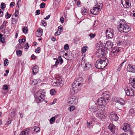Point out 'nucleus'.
<instances>
[{
    "instance_id": "1",
    "label": "nucleus",
    "mask_w": 135,
    "mask_h": 135,
    "mask_svg": "<svg viewBox=\"0 0 135 135\" xmlns=\"http://www.w3.org/2000/svg\"><path fill=\"white\" fill-rule=\"evenodd\" d=\"M118 31L120 32L127 33L130 31L131 27L124 20H120L118 26Z\"/></svg>"
},
{
    "instance_id": "2",
    "label": "nucleus",
    "mask_w": 135,
    "mask_h": 135,
    "mask_svg": "<svg viewBox=\"0 0 135 135\" xmlns=\"http://www.w3.org/2000/svg\"><path fill=\"white\" fill-rule=\"evenodd\" d=\"M83 81V80L82 78L79 77L74 81L72 84L73 87L71 90L72 93L74 94L78 92L79 87L81 85L82 86Z\"/></svg>"
},
{
    "instance_id": "3",
    "label": "nucleus",
    "mask_w": 135,
    "mask_h": 135,
    "mask_svg": "<svg viewBox=\"0 0 135 135\" xmlns=\"http://www.w3.org/2000/svg\"><path fill=\"white\" fill-rule=\"evenodd\" d=\"M108 63L107 58L105 57L101 58L97 61L95 66L98 69H103L104 68Z\"/></svg>"
},
{
    "instance_id": "4",
    "label": "nucleus",
    "mask_w": 135,
    "mask_h": 135,
    "mask_svg": "<svg viewBox=\"0 0 135 135\" xmlns=\"http://www.w3.org/2000/svg\"><path fill=\"white\" fill-rule=\"evenodd\" d=\"M45 93L41 90H39L36 92L35 97V99L37 103H41L45 99Z\"/></svg>"
},
{
    "instance_id": "5",
    "label": "nucleus",
    "mask_w": 135,
    "mask_h": 135,
    "mask_svg": "<svg viewBox=\"0 0 135 135\" xmlns=\"http://www.w3.org/2000/svg\"><path fill=\"white\" fill-rule=\"evenodd\" d=\"M96 117L99 119L102 120L105 119L107 117V115L104 112L102 111V109H99L97 112L96 114Z\"/></svg>"
},
{
    "instance_id": "6",
    "label": "nucleus",
    "mask_w": 135,
    "mask_h": 135,
    "mask_svg": "<svg viewBox=\"0 0 135 135\" xmlns=\"http://www.w3.org/2000/svg\"><path fill=\"white\" fill-rule=\"evenodd\" d=\"M98 105L100 106L103 107V108L104 107L105 105H106L107 101L103 97H100L99 98L97 101Z\"/></svg>"
},
{
    "instance_id": "7",
    "label": "nucleus",
    "mask_w": 135,
    "mask_h": 135,
    "mask_svg": "<svg viewBox=\"0 0 135 135\" xmlns=\"http://www.w3.org/2000/svg\"><path fill=\"white\" fill-rule=\"evenodd\" d=\"M121 49L122 48L120 47H115L113 48L111 52L110 55L112 57L116 56Z\"/></svg>"
},
{
    "instance_id": "8",
    "label": "nucleus",
    "mask_w": 135,
    "mask_h": 135,
    "mask_svg": "<svg viewBox=\"0 0 135 135\" xmlns=\"http://www.w3.org/2000/svg\"><path fill=\"white\" fill-rule=\"evenodd\" d=\"M78 99L75 97L69 98L68 99V103L69 105L71 104L75 105L78 102Z\"/></svg>"
},
{
    "instance_id": "9",
    "label": "nucleus",
    "mask_w": 135,
    "mask_h": 135,
    "mask_svg": "<svg viewBox=\"0 0 135 135\" xmlns=\"http://www.w3.org/2000/svg\"><path fill=\"white\" fill-rule=\"evenodd\" d=\"M106 35L108 39H111L112 38L114 35L113 31V29L110 28L106 30Z\"/></svg>"
},
{
    "instance_id": "10",
    "label": "nucleus",
    "mask_w": 135,
    "mask_h": 135,
    "mask_svg": "<svg viewBox=\"0 0 135 135\" xmlns=\"http://www.w3.org/2000/svg\"><path fill=\"white\" fill-rule=\"evenodd\" d=\"M60 76V74H58L56 76V81L55 82V83L57 85H60L61 86L60 84H62L64 83L63 78Z\"/></svg>"
},
{
    "instance_id": "11",
    "label": "nucleus",
    "mask_w": 135,
    "mask_h": 135,
    "mask_svg": "<svg viewBox=\"0 0 135 135\" xmlns=\"http://www.w3.org/2000/svg\"><path fill=\"white\" fill-rule=\"evenodd\" d=\"M126 94L130 96H133L134 95V92L133 90L130 88H125L124 89Z\"/></svg>"
},
{
    "instance_id": "12",
    "label": "nucleus",
    "mask_w": 135,
    "mask_h": 135,
    "mask_svg": "<svg viewBox=\"0 0 135 135\" xmlns=\"http://www.w3.org/2000/svg\"><path fill=\"white\" fill-rule=\"evenodd\" d=\"M130 0H122L121 3L125 8H128L130 6Z\"/></svg>"
},
{
    "instance_id": "13",
    "label": "nucleus",
    "mask_w": 135,
    "mask_h": 135,
    "mask_svg": "<svg viewBox=\"0 0 135 135\" xmlns=\"http://www.w3.org/2000/svg\"><path fill=\"white\" fill-rule=\"evenodd\" d=\"M96 46L98 49L100 50L98 52H101V54L99 55V57H100L101 56H103V55L104 54V52L103 51H102V50H101L102 48V44H101V43L100 42H98L96 44Z\"/></svg>"
},
{
    "instance_id": "14",
    "label": "nucleus",
    "mask_w": 135,
    "mask_h": 135,
    "mask_svg": "<svg viewBox=\"0 0 135 135\" xmlns=\"http://www.w3.org/2000/svg\"><path fill=\"white\" fill-rule=\"evenodd\" d=\"M127 70L129 72L135 73V66L132 65H128L127 67Z\"/></svg>"
},
{
    "instance_id": "15",
    "label": "nucleus",
    "mask_w": 135,
    "mask_h": 135,
    "mask_svg": "<svg viewBox=\"0 0 135 135\" xmlns=\"http://www.w3.org/2000/svg\"><path fill=\"white\" fill-rule=\"evenodd\" d=\"M110 119L113 121H117L118 119L117 115L113 112H112L109 116Z\"/></svg>"
},
{
    "instance_id": "16",
    "label": "nucleus",
    "mask_w": 135,
    "mask_h": 135,
    "mask_svg": "<svg viewBox=\"0 0 135 135\" xmlns=\"http://www.w3.org/2000/svg\"><path fill=\"white\" fill-rule=\"evenodd\" d=\"M122 128V129L125 132H127L129 131H130V127L129 124L127 123L124 124Z\"/></svg>"
},
{
    "instance_id": "17",
    "label": "nucleus",
    "mask_w": 135,
    "mask_h": 135,
    "mask_svg": "<svg viewBox=\"0 0 135 135\" xmlns=\"http://www.w3.org/2000/svg\"><path fill=\"white\" fill-rule=\"evenodd\" d=\"M100 11V10L97 8L95 7H93V9L90 10L91 13L94 15H96L98 14V12Z\"/></svg>"
},
{
    "instance_id": "18",
    "label": "nucleus",
    "mask_w": 135,
    "mask_h": 135,
    "mask_svg": "<svg viewBox=\"0 0 135 135\" xmlns=\"http://www.w3.org/2000/svg\"><path fill=\"white\" fill-rule=\"evenodd\" d=\"M30 129H29L26 128L24 129L22 131L20 135H28L30 133Z\"/></svg>"
},
{
    "instance_id": "19",
    "label": "nucleus",
    "mask_w": 135,
    "mask_h": 135,
    "mask_svg": "<svg viewBox=\"0 0 135 135\" xmlns=\"http://www.w3.org/2000/svg\"><path fill=\"white\" fill-rule=\"evenodd\" d=\"M102 95L104 97V98L107 101H108L109 100V92L105 91L103 93Z\"/></svg>"
},
{
    "instance_id": "20",
    "label": "nucleus",
    "mask_w": 135,
    "mask_h": 135,
    "mask_svg": "<svg viewBox=\"0 0 135 135\" xmlns=\"http://www.w3.org/2000/svg\"><path fill=\"white\" fill-rule=\"evenodd\" d=\"M108 127L112 133H114L115 131V127L113 124H109Z\"/></svg>"
},
{
    "instance_id": "21",
    "label": "nucleus",
    "mask_w": 135,
    "mask_h": 135,
    "mask_svg": "<svg viewBox=\"0 0 135 135\" xmlns=\"http://www.w3.org/2000/svg\"><path fill=\"white\" fill-rule=\"evenodd\" d=\"M129 82L132 84V85L135 91V79L133 77H131L129 79Z\"/></svg>"
},
{
    "instance_id": "22",
    "label": "nucleus",
    "mask_w": 135,
    "mask_h": 135,
    "mask_svg": "<svg viewBox=\"0 0 135 135\" xmlns=\"http://www.w3.org/2000/svg\"><path fill=\"white\" fill-rule=\"evenodd\" d=\"M95 105H94L93 106H91L89 108L90 110L92 112H97L99 110L98 108H97Z\"/></svg>"
},
{
    "instance_id": "23",
    "label": "nucleus",
    "mask_w": 135,
    "mask_h": 135,
    "mask_svg": "<svg viewBox=\"0 0 135 135\" xmlns=\"http://www.w3.org/2000/svg\"><path fill=\"white\" fill-rule=\"evenodd\" d=\"M113 45V43H112L110 41H107L105 44V47L106 48H111Z\"/></svg>"
},
{
    "instance_id": "24",
    "label": "nucleus",
    "mask_w": 135,
    "mask_h": 135,
    "mask_svg": "<svg viewBox=\"0 0 135 135\" xmlns=\"http://www.w3.org/2000/svg\"><path fill=\"white\" fill-rule=\"evenodd\" d=\"M115 102L122 105H124L125 104V101L121 98L117 99Z\"/></svg>"
},
{
    "instance_id": "25",
    "label": "nucleus",
    "mask_w": 135,
    "mask_h": 135,
    "mask_svg": "<svg viewBox=\"0 0 135 135\" xmlns=\"http://www.w3.org/2000/svg\"><path fill=\"white\" fill-rule=\"evenodd\" d=\"M88 12V10L85 7L82 8L81 9V13L83 15H86Z\"/></svg>"
},
{
    "instance_id": "26",
    "label": "nucleus",
    "mask_w": 135,
    "mask_h": 135,
    "mask_svg": "<svg viewBox=\"0 0 135 135\" xmlns=\"http://www.w3.org/2000/svg\"><path fill=\"white\" fill-rule=\"evenodd\" d=\"M33 74L34 75L36 74L38 71V66H34L32 68Z\"/></svg>"
},
{
    "instance_id": "27",
    "label": "nucleus",
    "mask_w": 135,
    "mask_h": 135,
    "mask_svg": "<svg viewBox=\"0 0 135 135\" xmlns=\"http://www.w3.org/2000/svg\"><path fill=\"white\" fill-rule=\"evenodd\" d=\"M91 67V64L89 62L85 63V64L84 69L85 70H87L89 69Z\"/></svg>"
},
{
    "instance_id": "28",
    "label": "nucleus",
    "mask_w": 135,
    "mask_h": 135,
    "mask_svg": "<svg viewBox=\"0 0 135 135\" xmlns=\"http://www.w3.org/2000/svg\"><path fill=\"white\" fill-rule=\"evenodd\" d=\"M102 6L103 4L102 3H98L95 5V7L100 10L102 8Z\"/></svg>"
},
{
    "instance_id": "29",
    "label": "nucleus",
    "mask_w": 135,
    "mask_h": 135,
    "mask_svg": "<svg viewBox=\"0 0 135 135\" xmlns=\"http://www.w3.org/2000/svg\"><path fill=\"white\" fill-rule=\"evenodd\" d=\"M40 129L38 127L35 126L32 128V131L33 132L37 133L40 131Z\"/></svg>"
},
{
    "instance_id": "30",
    "label": "nucleus",
    "mask_w": 135,
    "mask_h": 135,
    "mask_svg": "<svg viewBox=\"0 0 135 135\" xmlns=\"http://www.w3.org/2000/svg\"><path fill=\"white\" fill-rule=\"evenodd\" d=\"M7 23V21H3V23L2 25L0 26V30L5 28L6 27V25Z\"/></svg>"
},
{
    "instance_id": "31",
    "label": "nucleus",
    "mask_w": 135,
    "mask_h": 135,
    "mask_svg": "<svg viewBox=\"0 0 135 135\" xmlns=\"http://www.w3.org/2000/svg\"><path fill=\"white\" fill-rule=\"evenodd\" d=\"M42 30L41 28H39L37 30V31L36 34H38L39 36L40 37L42 35Z\"/></svg>"
},
{
    "instance_id": "32",
    "label": "nucleus",
    "mask_w": 135,
    "mask_h": 135,
    "mask_svg": "<svg viewBox=\"0 0 135 135\" xmlns=\"http://www.w3.org/2000/svg\"><path fill=\"white\" fill-rule=\"evenodd\" d=\"M126 61V60H124V61L120 64L118 67V68L117 69V71H119L121 69L123 65V64Z\"/></svg>"
},
{
    "instance_id": "33",
    "label": "nucleus",
    "mask_w": 135,
    "mask_h": 135,
    "mask_svg": "<svg viewBox=\"0 0 135 135\" xmlns=\"http://www.w3.org/2000/svg\"><path fill=\"white\" fill-rule=\"evenodd\" d=\"M16 53L17 56H20L22 54V51L18 49L16 50Z\"/></svg>"
},
{
    "instance_id": "34",
    "label": "nucleus",
    "mask_w": 135,
    "mask_h": 135,
    "mask_svg": "<svg viewBox=\"0 0 135 135\" xmlns=\"http://www.w3.org/2000/svg\"><path fill=\"white\" fill-rule=\"evenodd\" d=\"M41 82V80L39 79H35L33 81V82L34 83V84H37L38 83H40Z\"/></svg>"
},
{
    "instance_id": "35",
    "label": "nucleus",
    "mask_w": 135,
    "mask_h": 135,
    "mask_svg": "<svg viewBox=\"0 0 135 135\" xmlns=\"http://www.w3.org/2000/svg\"><path fill=\"white\" fill-rule=\"evenodd\" d=\"M13 15H13L12 17L13 16ZM18 17H16L14 19L13 17H12V21L13 24H15L17 22L18 20Z\"/></svg>"
},
{
    "instance_id": "36",
    "label": "nucleus",
    "mask_w": 135,
    "mask_h": 135,
    "mask_svg": "<svg viewBox=\"0 0 135 135\" xmlns=\"http://www.w3.org/2000/svg\"><path fill=\"white\" fill-rule=\"evenodd\" d=\"M88 47L86 46H84L81 49L82 52L83 53H85L86 51L87 50Z\"/></svg>"
},
{
    "instance_id": "37",
    "label": "nucleus",
    "mask_w": 135,
    "mask_h": 135,
    "mask_svg": "<svg viewBox=\"0 0 135 135\" xmlns=\"http://www.w3.org/2000/svg\"><path fill=\"white\" fill-rule=\"evenodd\" d=\"M4 65L6 66H7L9 64V61L8 59H6L3 62Z\"/></svg>"
},
{
    "instance_id": "38",
    "label": "nucleus",
    "mask_w": 135,
    "mask_h": 135,
    "mask_svg": "<svg viewBox=\"0 0 135 135\" xmlns=\"http://www.w3.org/2000/svg\"><path fill=\"white\" fill-rule=\"evenodd\" d=\"M55 120V118L53 117L51 118L50 120V123L51 124H52L53 123V122H54Z\"/></svg>"
},
{
    "instance_id": "39",
    "label": "nucleus",
    "mask_w": 135,
    "mask_h": 135,
    "mask_svg": "<svg viewBox=\"0 0 135 135\" xmlns=\"http://www.w3.org/2000/svg\"><path fill=\"white\" fill-rule=\"evenodd\" d=\"M56 93V91L55 89H52L50 90V93L51 95H54Z\"/></svg>"
},
{
    "instance_id": "40",
    "label": "nucleus",
    "mask_w": 135,
    "mask_h": 135,
    "mask_svg": "<svg viewBox=\"0 0 135 135\" xmlns=\"http://www.w3.org/2000/svg\"><path fill=\"white\" fill-rule=\"evenodd\" d=\"M11 14H9L8 12H7L5 15L6 18L7 19H8L11 17Z\"/></svg>"
},
{
    "instance_id": "41",
    "label": "nucleus",
    "mask_w": 135,
    "mask_h": 135,
    "mask_svg": "<svg viewBox=\"0 0 135 135\" xmlns=\"http://www.w3.org/2000/svg\"><path fill=\"white\" fill-rule=\"evenodd\" d=\"M75 109V107L74 106H71L69 108V109L70 112L73 111Z\"/></svg>"
},
{
    "instance_id": "42",
    "label": "nucleus",
    "mask_w": 135,
    "mask_h": 135,
    "mask_svg": "<svg viewBox=\"0 0 135 135\" xmlns=\"http://www.w3.org/2000/svg\"><path fill=\"white\" fill-rule=\"evenodd\" d=\"M129 113L130 114H135V109H131L129 110Z\"/></svg>"
},
{
    "instance_id": "43",
    "label": "nucleus",
    "mask_w": 135,
    "mask_h": 135,
    "mask_svg": "<svg viewBox=\"0 0 135 135\" xmlns=\"http://www.w3.org/2000/svg\"><path fill=\"white\" fill-rule=\"evenodd\" d=\"M40 47H38L35 50V52L36 53H39L40 52Z\"/></svg>"
},
{
    "instance_id": "44",
    "label": "nucleus",
    "mask_w": 135,
    "mask_h": 135,
    "mask_svg": "<svg viewBox=\"0 0 135 135\" xmlns=\"http://www.w3.org/2000/svg\"><path fill=\"white\" fill-rule=\"evenodd\" d=\"M69 48V45L68 44H65L64 46V49L65 50H66L68 49Z\"/></svg>"
},
{
    "instance_id": "45",
    "label": "nucleus",
    "mask_w": 135,
    "mask_h": 135,
    "mask_svg": "<svg viewBox=\"0 0 135 135\" xmlns=\"http://www.w3.org/2000/svg\"><path fill=\"white\" fill-rule=\"evenodd\" d=\"M45 6V4L44 3H41L40 5V7L41 8H44Z\"/></svg>"
},
{
    "instance_id": "46",
    "label": "nucleus",
    "mask_w": 135,
    "mask_h": 135,
    "mask_svg": "<svg viewBox=\"0 0 135 135\" xmlns=\"http://www.w3.org/2000/svg\"><path fill=\"white\" fill-rule=\"evenodd\" d=\"M41 23H42V26H46L47 24L46 22L44 20H42Z\"/></svg>"
},
{
    "instance_id": "47",
    "label": "nucleus",
    "mask_w": 135,
    "mask_h": 135,
    "mask_svg": "<svg viewBox=\"0 0 135 135\" xmlns=\"http://www.w3.org/2000/svg\"><path fill=\"white\" fill-rule=\"evenodd\" d=\"M16 17H18L19 15V12L18 10L16 11L14 14Z\"/></svg>"
},
{
    "instance_id": "48",
    "label": "nucleus",
    "mask_w": 135,
    "mask_h": 135,
    "mask_svg": "<svg viewBox=\"0 0 135 135\" xmlns=\"http://www.w3.org/2000/svg\"><path fill=\"white\" fill-rule=\"evenodd\" d=\"M95 36L96 35L95 33L93 34L92 33H90L89 35V36L92 38H94Z\"/></svg>"
},
{
    "instance_id": "49",
    "label": "nucleus",
    "mask_w": 135,
    "mask_h": 135,
    "mask_svg": "<svg viewBox=\"0 0 135 135\" xmlns=\"http://www.w3.org/2000/svg\"><path fill=\"white\" fill-rule=\"evenodd\" d=\"M27 29L26 27H25L23 29V32L24 33H27Z\"/></svg>"
},
{
    "instance_id": "50",
    "label": "nucleus",
    "mask_w": 135,
    "mask_h": 135,
    "mask_svg": "<svg viewBox=\"0 0 135 135\" xmlns=\"http://www.w3.org/2000/svg\"><path fill=\"white\" fill-rule=\"evenodd\" d=\"M1 8L2 9H4L6 7V4L5 3H1Z\"/></svg>"
},
{
    "instance_id": "51",
    "label": "nucleus",
    "mask_w": 135,
    "mask_h": 135,
    "mask_svg": "<svg viewBox=\"0 0 135 135\" xmlns=\"http://www.w3.org/2000/svg\"><path fill=\"white\" fill-rule=\"evenodd\" d=\"M58 59L60 61V64H62L63 62V60L61 58V56H59L58 57Z\"/></svg>"
},
{
    "instance_id": "52",
    "label": "nucleus",
    "mask_w": 135,
    "mask_h": 135,
    "mask_svg": "<svg viewBox=\"0 0 135 135\" xmlns=\"http://www.w3.org/2000/svg\"><path fill=\"white\" fill-rule=\"evenodd\" d=\"M19 42L20 43H21L22 42H25L26 41L25 39H19L18 40Z\"/></svg>"
},
{
    "instance_id": "53",
    "label": "nucleus",
    "mask_w": 135,
    "mask_h": 135,
    "mask_svg": "<svg viewBox=\"0 0 135 135\" xmlns=\"http://www.w3.org/2000/svg\"><path fill=\"white\" fill-rule=\"evenodd\" d=\"M0 42L2 43H4L5 42V39L4 37H3L0 38Z\"/></svg>"
},
{
    "instance_id": "54",
    "label": "nucleus",
    "mask_w": 135,
    "mask_h": 135,
    "mask_svg": "<svg viewBox=\"0 0 135 135\" xmlns=\"http://www.w3.org/2000/svg\"><path fill=\"white\" fill-rule=\"evenodd\" d=\"M3 89L4 90H7L8 89V87L6 85H4L3 87Z\"/></svg>"
},
{
    "instance_id": "55",
    "label": "nucleus",
    "mask_w": 135,
    "mask_h": 135,
    "mask_svg": "<svg viewBox=\"0 0 135 135\" xmlns=\"http://www.w3.org/2000/svg\"><path fill=\"white\" fill-rule=\"evenodd\" d=\"M40 10L38 9L37 10L36 12V15H38L40 14Z\"/></svg>"
},
{
    "instance_id": "56",
    "label": "nucleus",
    "mask_w": 135,
    "mask_h": 135,
    "mask_svg": "<svg viewBox=\"0 0 135 135\" xmlns=\"http://www.w3.org/2000/svg\"><path fill=\"white\" fill-rule=\"evenodd\" d=\"M87 123L88 124V127L89 128L90 127V125L92 123V121H90L89 122H87Z\"/></svg>"
},
{
    "instance_id": "57",
    "label": "nucleus",
    "mask_w": 135,
    "mask_h": 135,
    "mask_svg": "<svg viewBox=\"0 0 135 135\" xmlns=\"http://www.w3.org/2000/svg\"><path fill=\"white\" fill-rule=\"evenodd\" d=\"M91 120H92V122L93 121L95 122L96 121L97 119L94 117H92L91 118Z\"/></svg>"
},
{
    "instance_id": "58",
    "label": "nucleus",
    "mask_w": 135,
    "mask_h": 135,
    "mask_svg": "<svg viewBox=\"0 0 135 135\" xmlns=\"http://www.w3.org/2000/svg\"><path fill=\"white\" fill-rule=\"evenodd\" d=\"M60 20L62 23H63L64 22V18L63 17H61L60 18Z\"/></svg>"
},
{
    "instance_id": "59",
    "label": "nucleus",
    "mask_w": 135,
    "mask_h": 135,
    "mask_svg": "<svg viewBox=\"0 0 135 135\" xmlns=\"http://www.w3.org/2000/svg\"><path fill=\"white\" fill-rule=\"evenodd\" d=\"M25 49H27L29 48V46L28 43H27L25 45Z\"/></svg>"
},
{
    "instance_id": "60",
    "label": "nucleus",
    "mask_w": 135,
    "mask_h": 135,
    "mask_svg": "<svg viewBox=\"0 0 135 135\" xmlns=\"http://www.w3.org/2000/svg\"><path fill=\"white\" fill-rule=\"evenodd\" d=\"M63 30L58 29L57 31L58 32V34H57V35H60L61 34V32Z\"/></svg>"
},
{
    "instance_id": "61",
    "label": "nucleus",
    "mask_w": 135,
    "mask_h": 135,
    "mask_svg": "<svg viewBox=\"0 0 135 135\" xmlns=\"http://www.w3.org/2000/svg\"><path fill=\"white\" fill-rule=\"evenodd\" d=\"M15 5V3L14 2H11L10 4V7H12L13 6Z\"/></svg>"
},
{
    "instance_id": "62",
    "label": "nucleus",
    "mask_w": 135,
    "mask_h": 135,
    "mask_svg": "<svg viewBox=\"0 0 135 135\" xmlns=\"http://www.w3.org/2000/svg\"><path fill=\"white\" fill-rule=\"evenodd\" d=\"M81 4V2H80L79 1H78L77 2V5L78 7H80V5Z\"/></svg>"
},
{
    "instance_id": "63",
    "label": "nucleus",
    "mask_w": 135,
    "mask_h": 135,
    "mask_svg": "<svg viewBox=\"0 0 135 135\" xmlns=\"http://www.w3.org/2000/svg\"><path fill=\"white\" fill-rule=\"evenodd\" d=\"M3 15V12L0 9V16L2 17Z\"/></svg>"
},
{
    "instance_id": "64",
    "label": "nucleus",
    "mask_w": 135,
    "mask_h": 135,
    "mask_svg": "<svg viewBox=\"0 0 135 135\" xmlns=\"http://www.w3.org/2000/svg\"><path fill=\"white\" fill-rule=\"evenodd\" d=\"M50 15H48L46 17L44 18V19L45 20H47L50 17Z\"/></svg>"
}]
</instances>
